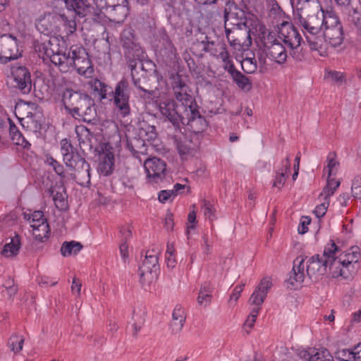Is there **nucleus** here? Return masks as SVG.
I'll use <instances>...</instances> for the list:
<instances>
[{"mask_svg":"<svg viewBox=\"0 0 361 361\" xmlns=\"http://www.w3.org/2000/svg\"><path fill=\"white\" fill-rule=\"evenodd\" d=\"M302 28L305 35H319L322 30L321 11H315L302 19L295 20Z\"/></svg>","mask_w":361,"mask_h":361,"instance_id":"18","label":"nucleus"},{"mask_svg":"<svg viewBox=\"0 0 361 361\" xmlns=\"http://www.w3.org/2000/svg\"><path fill=\"white\" fill-rule=\"evenodd\" d=\"M185 321L184 310L180 306H176L172 314V321L170 326L173 334L179 332L183 326Z\"/></svg>","mask_w":361,"mask_h":361,"instance_id":"29","label":"nucleus"},{"mask_svg":"<svg viewBox=\"0 0 361 361\" xmlns=\"http://www.w3.org/2000/svg\"><path fill=\"white\" fill-rule=\"evenodd\" d=\"M19 55L18 40L11 35H4L0 37V58L8 60L18 58Z\"/></svg>","mask_w":361,"mask_h":361,"instance_id":"20","label":"nucleus"},{"mask_svg":"<svg viewBox=\"0 0 361 361\" xmlns=\"http://www.w3.org/2000/svg\"><path fill=\"white\" fill-rule=\"evenodd\" d=\"M20 248V239L19 235H16L11 238V242L7 243L4 246L1 255L6 258H12L16 257Z\"/></svg>","mask_w":361,"mask_h":361,"instance_id":"30","label":"nucleus"},{"mask_svg":"<svg viewBox=\"0 0 361 361\" xmlns=\"http://www.w3.org/2000/svg\"><path fill=\"white\" fill-rule=\"evenodd\" d=\"M60 16L58 14L47 13L37 19L35 27L37 30L45 35H56L59 32V19Z\"/></svg>","mask_w":361,"mask_h":361,"instance_id":"17","label":"nucleus"},{"mask_svg":"<svg viewBox=\"0 0 361 361\" xmlns=\"http://www.w3.org/2000/svg\"><path fill=\"white\" fill-rule=\"evenodd\" d=\"M45 163L51 166L56 173L61 178L68 180L69 172H65L63 165L61 164L57 160L51 156H47L45 160Z\"/></svg>","mask_w":361,"mask_h":361,"instance_id":"39","label":"nucleus"},{"mask_svg":"<svg viewBox=\"0 0 361 361\" xmlns=\"http://www.w3.org/2000/svg\"><path fill=\"white\" fill-rule=\"evenodd\" d=\"M360 258V252L358 247H352L348 250L343 257H341V260H345L349 267H353V264H357Z\"/></svg>","mask_w":361,"mask_h":361,"instance_id":"46","label":"nucleus"},{"mask_svg":"<svg viewBox=\"0 0 361 361\" xmlns=\"http://www.w3.org/2000/svg\"><path fill=\"white\" fill-rule=\"evenodd\" d=\"M144 167L147 177L154 182L161 179L166 169L165 161L157 157L147 159L144 161Z\"/></svg>","mask_w":361,"mask_h":361,"instance_id":"19","label":"nucleus"},{"mask_svg":"<svg viewBox=\"0 0 361 361\" xmlns=\"http://www.w3.org/2000/svg\"><path fill=\"white\" fill-rule=\"evenodd\" d=\"M324 202L317 205L314 211V213L315 214L316 216L319 219L322 218L325 215L330 203V200H328L325 197H324Z\"/></svg>","mask_w":361,"mask_h":361,"instance_id":"53","label":"nucleus"},{"mask_svg":"<svg viewBox=\"0 0 361 361\" xmlns=\"http://www.w3.org/2000/svg\"><path fill=\"white\" fill-rule=\"evenodd\" d=\"M218 59H221L222 61L224 70L227 71L230 74L236 71L228 51H226V58H219Z\"/></svg>","mask_w":361,"mask_h":361,"instance_id":"57","label":"nucleus"},{"mask_svg":"<svg viewBox=\"0 0 361 361\" xmlns=\"http://www.w3.org/2000/svg\"><path fill=\"white\" fill-rule=\"evenodd\" d=\"M114 21L123 22L128 15V1L126 4H120L112 7L107 11Z\"/></svg>","mask_w":361,"mask_h":361,"instance_id":"33","label":"nucleus"},{"mask_svg":"<svg viewBox=\"0 0 361 361\" xmlns=\"http://www.w3.org/2000/svg\"><path fill=\"white\" fill-rule=\"evenodd\" d=\"M53 201L57 209L65 210L68 207L67 194L62 187L51 188L49 190Z\"/></svg>","mask_w":361,"mask_h":361,"instance_id":"27","label":"nucleus"},{"mask_svg":"<svg viewBox=\"0 0 361 361\" xmlns=\"http://www.w3.org/2000/svg\"><path fill=\"white\" fill-rule=\"evenodd\" d=\"M164 42V54L166 55H172L175 54L176 48L173 46L172 42L169 39L168 37L163 38Z\"/></svg>","mask_w":361,"mask_h":361,"instance_id":"61","label":"nucleus"},{"mask_svg":"<svg viewBox=\"0 0 361 361\" xmlns=\"http://www.w3.org/2000/svg\"><path fill=\"white\" fill-rule=\"evenodd\" d=\"M62 101L73 116L85 122L90 123L96 116L94 101L87 94L67 89L63 94Z\"/></svg>","mask_w":361,"mask_h":361,"instance_id":"2","label":"nucleus"},{"mask_svg":"<svg viewBox=\"0 0 361 361\" xmlns=\"http://www.w3.org/2000/svg\"><path fill=\"white\" fill-rule=\"evenodd\" d=\"M231 75L238 87L243 90H250L251 88L252 84L250 79L238 70L231 73Z\"/></svg>","mask_w":361,"mask_h":361,"instance_id":"40","label":"nucleus"},{"mask_svg":"<svg viewBox=\"0 0 361 361\" xmlns=\"http://www.w3.org/2000/svg\"><path fill=\"white\" fill-rule=\"evenodd\" d=\"M94 89L95 91H97L100 95L101 99H104L107 98V94L109 93V90L110 87L101 82L99 80H95L93 85Z\"/></svg>","mask_w":361,"mask_h":361,"instance_id":"49","label":"nucleus"},{"mask_svg":"<svg viewBox=\"0 0 361 361\" xmlns=\"http://www.w3.org/2000/svg\"><path fill=\"white\" fill-rule=\"evenodd\" d=\"M175 197L172 190H164L159 192L158 199L160 202L165 203L169 200H173Z\"/></svg>","mask_w":361,"mask_h":361,"instance_id":"59","label":"nucleus"},{"mask_svg":"<svg viewBox=\"0 0 361 361\" xmlns=\"http://www.w3.org/2000/svg\"><path fill=\"white\" fill-rule=\"evenodd\" d=\"M339 185V181H336L334 178H331V176H328L326 185L324 188L321 196L324 195L325 198L330 200V197L334 195Z\"/></svg>","mask_w":361,"mask_h":361,"instance_id":"42","label":"nucleus"},{"mask_svg":"<svg viewBox=\"0 0 361 361\" xmlns=\"http://www.w3.org/2000/svg\"><path fill=\"white\" fill-rule=\"evenodd\" d=\"M272 286V283L270 279L269 278H264L258 287L256 288L259 293H264V297H267V295Z\"/></svg>","mask_w":361,"mask_h":361,"instance_id":"56","label":"nucleus"},{"mask_svg":"<svg viewBox=\"0 0 361 361\" xmlns=\"http://www.w3.org/2000/svg\"><path fill=\"white\" fill-rule=\"evenodd\" d=\"M265 298L264 293H261L255 289L249 299V302L255 306H261Z\"/></svg>","mask_w":361,"mask_h":361,"instance_id":"52","label":"nucleus"},{"mask_svg":"<svg viewBox=\"0 0 361 361\" xmlns=\"http://www.w3.org/2000/svg\"><path fill=\"white\" fill-rule=\"evenodd\" d=\"M34 48L39 58H42L44 61H50L59 67L64 51L59 47L56 39H49L42 42H36Z\"/></svg>","mask_w":361,"mask_h":361,"instance_id":"6","label":"nucleus"},{"mask_svg":"<svg viewBox=\"0 0 361 361\" xmlns=\"http://www.w3.org/2000/svg\"><path fill=\"white\" fill-rule=\"evenodd\" d=\"M321 17L322 22V29L333 24H336V23L340 20L336 13L332 9H326L324 10L321 8Z\"/></svg>","mask_w":361,"mask_h":361,"instance_id":"37","label":"nucleus"},{"mask_svg":"<svg viewBox=\"0 0 361 361\" xmlns=\"http://www.w3.org/2000/svg\"><path fill=\"white\" fill-rule=\"evenodd\" d=\"M314 352V349H302L298 350V355L300 358L304 359L305 360L312 361V357Z\"/></svg>","mask_w":361,"mask_h":361,"instance_id":"62","label":"nucleus"},{"mask_svg":"<svg viewBox=\"0 0 361 361\" xmlns=\"http://www.w3.org/2000/svg\"><path fill=\"white\" fill-rule=\"evenodd\" d=\"M312 361H334V360L329 350L324 348L321 350L314 349Z\"/></svg>","mask_w":361,"mask_h":361,"instance_id":"48","label":"nucleus"},{"mask_svg":"<svg viewBox=\"0 0 361 361\" xmlns=\"http://www.w3.org/2000/svg\"><path fill=\"white\" fill-rule=\"evenodd\" d=\"M290 169V157L287 156L285 160L281 162V166L276 171L275 179L273 183V187L281 190L284 185L288 174Z\"/></svg>","mask_w":361,"mask_h":361,"instance_id":"25","label":"nucleus"},{"mask_svg":"<svg viewBox=\"0 0 361 361\" xmlns=\"http://www.w3.org/2000/svg\"><path fill=\"white\" fill-rule=\"evenodd\" d=\"M323 36L332 47H338L343 43L344 39L343 27L324 31Z\"/></svg>","mask_w":361,"mask_h":361,"instance_id":"28","label":"nucleus"},{"mask_svg":"<svg viewBox=\"0 0 361 361\" xmlns=\"http://www.w3.org/2000/svg\"><path fill=\"white\" fill-rule=\"evenodd\" d=\"M82 248L80 243L75 241L64 242L61 247V253L63 257L77 255Z\"/></svg>","mask_w":361,"mask_h":361,"instance_id":"36","label":"nucleus"},{"mask_svg":"<svg viewBox=\"0 0 361 361\" xmlns=\"http://www.w3.org/2000/svg\"><path fill=\"white\" fill-rule=\"evenodd\" d=\"M63 1L68 11L74 13L75 16L80 18L90 15L93 10L87 0H63Z\"/></svg>","mask_w":361,"mask_h":361,"instance_id":"24","label":"nucleus"},{"mask_svg":"<svg viewBox=\"0 0 361 361\" xmlns=\"http://www.w3.org/2000/svg\"><path fill=\"white\" fill-rule=\"evenodd\" d=\"M226 38L230 45L240 50L252 44L250 30L247 26L224 27Z\"/></svg>","mask_w":361,"mask_h":361,"instance_id":"10","label":"nucleus"},{"mask_svg":"<svg viewBox=\"0 0 361 361\" xmlns=\"http://www.w3.org/2000/svg\"><path fill=\"white\" fill-rule=\"evenodd\" d=\"M69 169L74 172L68 173V180H75L82 186L90 184V165L84 158Z\"/></svg>","mask_w":361,"mask_h":361,"instance_id":"16","label":"nucleus"},{"mask_svg":"<svg viewBox=\"0 0 361 361\" xmlns=\"http://www.w3.org/2000/svg\"><path fill=\"white\" fill-rule=\"evenodd\" d=\"M171 80L174 97L183 105L184 109L197 104L190 94L191 91L186 82L185 77L176 74L172 76Z\"/></svg>","mask_w":361,"mask_h":361,"instance_id":"8","label":"nucleus"},{"mask_svg":"<svg viewBox=\"0 0 361 361\" xmlns=\"http://www.w3.org/2000/svg\"><path fill=\"white\" fill-rule=\"evenodd\" d=\"M154 255L145 256L142 265L139 268L140 283L143 287L149 286L153 283L158 275V258Z\"/></svg>","mask_w":361,"mask_h":361,"instance_id":"13","label":"nucleus"},{"mask_svg":"<svg viewBox=\"0 0 361 361\" xmlns=\"http://www.w3.org/2000/svg\"><path fill=\"white\" fill-rule=\"evenodd\" d=\"M60 19H59V28L61 25L64 27V29L67 35H71L76 30V23L75 20L69 19L65 14L59 15Z\"/></svg>","mask_w":361,"mask_h":361,"instance_id":"41","label":"nucleus"},{"mask_svg":"<svg viewBox=\"0 0 361 361\" xmlns=\"http://www.w3.org/2000/svg\"><path fill=\"white\" fill-rule=\"evenodd\" d=\"M128 149L133 153L135 158L142 161L141 155L147 154V149L145 140L142 139H134L127 144Z\"/></svg>","mask_w":361,"mask_h":361,"instance_id":"31","label":"nucleus"},{"mask_svg":"<svg viewBox=\"0 0 361 361\" xmlns=\"http://www.w3.org/2000/svg\"><path fill=\"white\" fill-rule=\"evenodd\" d=\"M352 194L355 198H361V177L357 176L354 178L352 184Z\"/></svg>","mask_w":361,"mask_h":361,"instance_id":"55","label":"nucleus"},{"mask_svg":"<svg viewBox=\"0 0 361 361\" xmlns=\"http://www.w3.org/2000/svg\"><path fill=\"white\" fill-rule=\"evenodd\" d=\"M279 37L283 40L285 44L288 46L293 52V57L298 61L302 59V55L294 49H297L301 43V36L295 27L288 22H283L279 27Z\"/></svg>","mask_w":361,"mask_h":361,"instance_id":"7","label":"nucleus"},{"mask_svg":"<svg viewBox=\"0 0 361 361\" xmlns=\"http://www.w3.org/2000/svg\"><path fill=\"white\" fill-rule=\"evenodd\" d=\"M139 176V168L135 164L126 162L121 169V181L126 188L133 189Z\"/></svg>","mask_w":361,"mask_h":361,"instance_id":"23","label":"nucleus"},{"mask_svg":"<svg viewBox=\"0 0 361 361\" xmlns=\"http://www.w3.org/2000/svg\"><path fill=\"white\" fill-rule=\"evenodd\" d=\"M11 79L12 85L18 89L22 93L27 94L32 89V80L29 70L27 67L13 65L11 68Z\"/></svg>","mask_w":361,"mask_h":361,"instance_id":"11","label":"nucleus"},{"mask_svg":"<svg viewBox=\"0 0 361 361\" xmlns=\"http://www.w3.org/2000/svg\"><path fill=\"white\" fill-rule=\"evenodd\" d=\"M337 260L339 261V264L332 267V276L334 278L343 276L345 279H348L355 274L357 264H353V267H348V264L345 260L338 258Z\"/></svg>","mask_w":361,"mask_h":361,"instance_id":"26","label":"nucleus"},{"mask_svg":"<svg viewBox=\"0 0 361 361\" xmlns=\"http://www.w3.org/2000/svg\"><path fill=\"white\" fill-rule=\"evenodd\" d=\"M60 145L63 161L68 169L71 168L79 162L80 159H83L67 139L61 140Z\"/></svg>","mask_w":361,"mask_h":361,"instance_id":"21","label":"nucleus"},{"mask_svg":"<svg viewBox=\"0 0 361 361\" xmlns=\"http://www.w3.org/2000/svg\"><path fill=\"white\" fill-rule=\"evenodd\" d=\"M59 68L63 73L75 69L80 75L86 78L92 77L94 73L88 54L83 47L78 46L71 47L68 52L64 51Z\"/></svg>","mask_w":361,"mask_h":361,"instance_id":"3","label":"nucleus"},{"mask_svg":"<svg viewBox=\"0 0 361 361\" xmlns=\"http://www.w3.org/2000/svg\"><path fill=\"white\" fill-rule=\"evenodd\" d=\"M24 337L17 334H13L8 341V346L11 352L17 354L23 349Z\"/></svg>","mask_w":361,"mask_h":361,"instance_id":"38","label":"nucleus"},{"mask_svg":"<svg viewBox=\"0 0 361 361\" xmlns=\"http://www.w3.org/2000/svg\"><path fill=\"white\" fill-rule=\"evenodd\" d=\"M295 20L302 19L309 14L321 10L319 0H289Z\"/></svg>","mask_w":361,"mask_h":361,"instance_id":"14","label":"nucleus"},{"mask_svg":"<svg viewBox=\"0 0 361 361\" xmlns=\"http://www.w3.org/2000/svg\"><path fill=\"white\" fill-rule=\"evenodd\" d=\"M176 147L181 156L188 154L190 152V147L186 144V142L178 141L177 142Z\"/></svg>","mask_w":361,"mask_h":361,"instance_id":"64","label":"nucleus"},{"mask_svg":"<svg viewBox=\"0 0 361 361\" xmlns=\"http://www.w3.org/2000/svg\"><path fill=\"white\" fill-rule=\"evenodd\" d=\"M338 250L334 241L331 240V243L325 247L322 256L313 255L307 259L305 264L303 257H296L293 261V269L289 274L287 283L297 288L304 282L306 276L312 281H317L326 274L328 267L332 274L333 266H338L340 263L336 256Z\"/></svg>","mask_w":361,"mask_h":361,"instance_id":"1","label":"nucleus"},{"mask_svg":"<svg viewBox=\"0 0 361 361\" xmlns=\"http://www.w3.org/2000/svg\"><path fill=\"white\" fill-rule=\"evenodd\" d=\"M114 163V157L111 153L104 154L100 156L98 171L104 176H109L112 173Z\"/></svg>","mask_w":361,"mask_h":361,"instance_id":"32","label":"nucleus"},{"mask_svg":"<svg viewBox=\"0 0 361 361\" xmlns=\"http://www.w3.org/2000/svg\"><path fill=\"white\" fill-rule=\"evenodd\" d=\"M161 114L172 123L175 128H179L185 116L183 105H179L171 99L161 101L159 104Z\"/></svg>","mask_w":361,"mask_h":361,"instance_id":"9","label":"nucleus"},{"mask_svg":"<svg viewBox=\"0 0 361 361\" xmlns=\"http://www.w3.org/2000/svg\"><path fill=\"white\" fill-rule=\"evenodd\" d=\"M123 47L126 49L132 48L133 44V36L130 30H125L121 34Z\"/></svg>","mask_w":361,"mask_h":361,"instance_id":"54","label":"nucleus"},{"mask_svg":"<svg viewBox=\"0 0 361 361\" xmlns=\"http://www.w3.org/2000/svg\"><path fill=\"white\" fill-rule=\"evenodd\" d=\"M98 9L101 11H108L112 7L118 6L120 4H126V0H94Z\"/></svg>","mask_w":361,"mask_h":361,"instance_id":"44","label":"nucleus"},{"mask_svg":"<svg viewBox=\"0 0 361 361\" xmlns=\"http://www.w3.org/2000/svg\"><path fill=\"white\" fill-rule=\"evenodd\" d=\"M242 68L247 73H252L257 70V63L255 59L246 58L242 61Z\"/></svg>","mask_w":361,"mask_h":361,"instance_id":"51","label":"nucleus"},{"mask_svg":"<svg viewBox=\"0 0 361 361\" xmlns=\"http://www.w3.org/2000/svg\"><path fill=\"white\" fill-rule=\"evenodd\" d=\"M202 208L204 210V215L212 220L214 214L213 205L209 201L204 200Z\"/></svg>","mask_w":361,"mask_h":361,"instance_id":"60","label":"nucleus"},{"mask_svg":"<svg viewBox=\"0 0 361 361\" xmlns=\"http://www.w3.org/2000/svg\"><path fill=\"white\" fill-rule=\"evenodd\" d=\"M247 26L246 13L235 4L226 5L224 10V27Z\"/></svg>","mask_w":361,"mask_h":361,"instance_id":"15","label":"nucleus"},{"mask_svg":"<svg viewBox=\"0 0 361 361\" xmlns=\"http://www.w3.org/2000/svg\"><path fill=\"white\" fill-rule=\"evenodd\" d=\"M337 155L335 152H331L329 153L326 157V169L328 170V176H331L334 174V170H336L338 166L339 162L336 159Z\"/></svg>","mask_w":361,"mask_h":361,"instance_id":"47","label":"nucleus"},{"mask_svg":"<svg viewBox=\"0 0 361 361\" xmlns=\"http://www.w3.org/2000/svg\"><path fill=\"white\" fill-rule=\"evenodd\" d=\"M259 30L262 32V40L267 56L279 64L283 63L286 61L287 54L283 44L275 39L274 34L267 32L264 26H261Z\"/></svg>","mask_w":361,"mask_h":361,"instance_id":"4","label":"nucleus"},{"mask_svg":"<svg viewBox=\"0 0 361 361\" xmlns=\"http://www.w3.org/2000/svg\"><path fill=\"white\" fill-rule=\"evenodd\" d=\"M49 231V224H42L39 228H32L33 235L35 240L39 243H42L48 238Z\"/></svg>","mask_w":361,"mask_h":361,"instance_id":"45","label":"nucleus"},{"mask_svg":"<svg viewBox=\"0 0 361 361\" xmlns=\"http://www.w3.org/2000/svg\"><path fill=\"white\" fill-rule=\"evenodd\" d=\"M197 104L185 109V116L181 124L186 125L188 129L195 134L204 131L208 126L204 116L200 114Z\"/></svg>","mask_w":361,"mask_h":361,"instance_id":"12","label":"nucleus"},{"mask_svg":"<svg viewBox=\"0 0 361 361\" xmlns=\"http://www.w3.org/2000/svg\"><path fill=\"white\" fill-rule=\"evenodd\" d=\"M9 121V134L13 143L17 145L23 146V147H27L29 145L28 142L23 136V134L16 126V125L8 119Z\"/></svg>","mask_w":361,"mask_h":361,"instance_id":"35","label":"nucleus"},{"mask_svg":"<svg viewBox=\"0 0 361 361\" xmlns=\"http://www.w3.org/2000/svg\"><path fill=\"white\" fill-rule=\"evenodd\" d=\"M212 290H200L197 297V302L200 305L206 306L209 303L212 297Z\"/></svg>","mask_w":361,"mask_h":361,"instance_id":"58","label":"nucleus"},{"mask_svg":"<svg viewBox=\"0 0 361 361\" xmlns=\"http://www.w3.org/2000/svg\"><path fill=\"white\" fill-rule=\"evenodd\" d=\"M350 20L353 23L359 34L361 35V14L358 13L355 10H353V16Z\"/></svg>","mask_w":361,"mask_h":361,"instance_id":"63","label":"nucleus"},{"mask_svg":"<svg viewBox=\"0 0 361 361\" xmlns=\"http://www.w3.org/2000/svg\"><path fill=\"white\" fill-rule=\"evenodd\" d=\"M118 114L126 117L130 114V87L126 79H122L116 85L114 90L111 91Z\"/></svg>","mask_w":361,"mask_h":361,"instance_id":"5","label":"nucleus"},{"mask_svg":"<svg viewBox=\"0 0 361 361\" xmlns=\"http://www.w3.org/2000/svg\"><path fill=\"white\" fill-rule=\"evenodd\" d=\"M353 350L341 349L335 353V357L341 361H353Z\"/></svg>","mask_w":361,"mask_h":361,"instance_id":"50","label":"nucleus"},{"mask_svg":"<svg viewBox=\"0 0 361 361\" xmlns=\"http://www.w3.org/2000/svg\"><path fill=\"white\" fill-rule=\"evenodd\" d=\"M203 45L202 49L205 52H208L211 56L219 59L226 58L227 46L226 43L222 40L209 41L207 36L204 37V39L201 42Z\"/></svg>","mask_w":361,"mask_h":361,"instance_id":"22","label":"nucleus"},{"mask_svg":"<svg viewBox=\"0 0 361 361\" xmlns=\"http://www.w3.org/2000/svg\"><path fill=\"white\" fill-rule=\"evenodd\" d=\"M139 135L143 140H146L147 141H153L157 136L156 128L154 126H151L147 122L143 121L140 123Z\"/></svg>","mask_w":361,"mask_h":361,"instance_id":"34","label":"nucleus"},{"mask_svg":"<svg viewBox=\"0 0 361 361\" xmlns=\"http://www.w3.org/2000/svg\"><path fill=\"white\" fill-rule=\"evenodd\" d=\"M306 39L308 42L310 47L312 50L322 52L323 45V37L322 36H318V35H307Z\"/></svg>","mask_w":361,"mask_h":361,"instance_id":"43","label":"nucleus"}]
</instances>
